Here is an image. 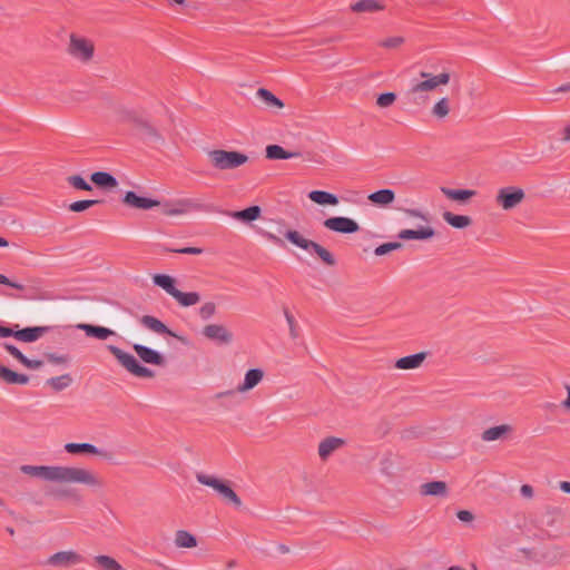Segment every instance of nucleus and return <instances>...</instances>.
<instances>
[{"mask_svg": "<svg viewBox=\"0 0 570 570\" xmlns=\"http://www.w3.org/2000/svg\"><path fill=\"white\" fill-rule=\"evenodd\" d=\"M38 478L59 483L83 484L94 489L102 487L101 480L94 471L79 466L38 465Z\"/></svg>", "mask_w": 570, "mask_h": 570, "instance_id": "f257e3e1", "label": "nucleus"}, {"mask_svg": "<svg viewBox=\"0 0 570 570\" xmlns=\"http://www.w3.org/2000/svg\"><path fill=\"white\" fill-rule=\"evenodd\" d=\"M207 155L213 167L218 170L236 169L248 161L247 155L235 150L214 149Z\"/></svg>", "mask_w": 570, "mask_h": 570, "instance_id": "f03ea898", "label": "nucleus"}, {"mask_svg": "<svg viewBox=\"0 0 570 570\" xmlns=\"http://www.w3.org/2000/svg\"><path fill=\"white\" fill-rule=\"evenodd\" d=\"M285 238L293 245L308 252L309 254H316L325 264L334 265L335 259L331 252L321 246L320 244L305 238L297 230H287L284 234Z\"/></svg>", "mask_w": 570, "mask_h": 570, "instance_id": "7ed1b4c3", "label": "nucleus"}, {"mask_svg": "<svg viewBox=\"0 0 570 570\" xmlns=\"http://www.w3.org/2000/svg\"><path fill=\"white\" fill-rule=\"evenodd\" d=\"M107 348L117 358L118 363L130 374L138 377H154V371L141 365L132 354L122 351L116 345H108Z\"/></svg>", "mask_w": 570, "mask_h": 570, "instance_id": "20e7f679", "label": "nucleus"}, {"mask_svg": "<svg viewBox=\"0 0 570 570\" xmlns=\"http://www.w3.org/2000/svg\"><path fill=\"white\" fill-rule=\"evenodd\" d=\"M196 480L203 485L213 488L226 502L234 504L236 508L242 507V500L226 482L205 473H197Z\"/></svg>", "mask_w": 570, "mask_h": 570, "instance_id": "39448f33", "label": "nucleus"}, {"mask_svg": "<svg viewBox=\"0 0 570 570\" xmlns=\"http://www.w3.org/2000/svg\"><path fill=\"white\" fill-rule=\"evenodd\" d=\"M423 80L412 83L409 94L415 97H421V94L432 91L441 85H448L450 81L449 72H441L439 75H431L429 72H421Z\"/></svg>", "mask_w": 570, "mask_h": 570, "instance_id": "423d86ee", "label": "nucleus"}, {"mask_svg": "<svg viewBox=\"0 0 570 570\" xmlns=\"http://www.w3.org/2000/svg\"><path fill=\"white\" fill-rule=\"evenodd\" d=\"M525 198V193L517 186H505L498 190L495 203L503 210H511L519 206Z\"/></svg>", "mask_w": 570, "mask_h": 570, "instance_id": "0eeeda50", "label": "nucleus"}, {"mask_svg": "<svg viewBox=\"0 0 570 570\" xmlns=\"http://www.w3.org/2000/svg\"><path fill=\"white\" fill-rule=\"evenodd\" d=\"M94 43L83 37H70L69 53L80 62H88L94 56Z\"/></svg>", "mask_w": 570, "mask_h": 570, "instance_id": "6e6552de", "label": "nucleus"}, {"mask_svg": "<svg viewBox=\"0 0 570 570\" xmlns=\"http://www.w3.org/2000/svg\"><path fill=\"white\" fill-rule=\"evenodd\" d=\"M83 561V557L75 550L58 551L42 562L49 567H71Z\"/></svg>", "mask_w": 570, "mask_h": 570, "instance_id": "1a4fd4ad", "label": "nucleus"}, {"mask_svg": "<svg viewBox=\"0 0 570 570\" xmlns=\"http://www.w3.org/2000/svg\"><path fill=\"white\" fill-rule=\"evenodd\" d=\"M323 225L325 228L341 234H353L360 229L354 219L343 216L330 217L324 220Z\"/></svg>", "mask_w": 570, "mask_h": 570, "instance_id": "9d476101", "label": "nucleus"}, {"mask_svg": "<svg viewBox=\"0 0 570 570\" xmlns=\"http://www.w3.org/2000/svg\"><path fill=\"white\" fill-rule=\"evenodd\" d=\"M203 335L220 345H228L233 342V334L222 324H208L203 328Z\"/></svg>", "mask_w": 570, "mask_h": 570, "instance_id": "9b49d317", "label": "nucleus"}, {"mask_svg": "<svg viewBox=\"0 0 570 570\" xmlns=\"http://www.w3.org/2000/svg\"><path fill=\"white\" fill-rule=\"evenodd\" d=\"M134 351L138 357L146 364L163 366L165 364L164 356L156 350L146 345L135 343L132 345Z\"/></svg>", "mask_w": 570, "mask_h": 570, "instance_id": "f8f14e48", "label": "nucleus"}, {"mask_svg": "<svg viewBox=\"0 0 570 570\" xmlns=\"http://www.w3.org/2000/svg\"><path fill=\"white\" fill-rule=\"evenodd\" d=\"M124 203L138 209H150L159 205V202L153 198L137 195L135 191H127L124 196Z\"/></svg>", "mask_w": 570, "mask_h": 570, "instance_id": "ddd939ff", "label": "nucleus"}, {"mask_svg": "<svg viewBox=\"0 0 570 570\" xmlns=\"http://www.w3.org/2000/svg\"><path fill=\"white\" fill-rule=\"evenodd\" d=\"M435 235V230L430 225L421 226L419 229H402L397 237L403 240L419 239L426 240Z\"/></svg>", "mask_w": 570, "mask_h": 570, "instance_id": "4468645a", "label": "nucleus"}, {"mask_svg": "<svg viewBox=\"0 0 570 570\" xmlns=\"http://www.w3.org/2000/svg\"><path fill=\"white\" fill-rule=\"evenodd\" d=\"M264 377L261 368H250L246 372L244 381L237 386V392L246 393L257 386Z\"/></svg>", "mask_w": 570, "mask_h": 570, "instance_id": "2eb2a0df", "label": "nucleus"}, {"mask_svg": "<svg viewBox=\"0 0 570 570\" xmlns=\"http://www.w3.org/2000/svg\"><path fill=\"white\" fill-rule=\"evenodd\" d=\"M256 97L261 100L264 107L271 111H276L284 107V102L268 89L259 88L256 91Z\"/></svg>", "mask_w": 570, "mask_h": 570, "instance_id": "dca6fc26", "label": "nucleus"}, {"mask_svg": "<svg viewBox=\"0 0 570 570\" xmlns=\"http://www.w3.org/2000/svg\"><path fill=\"white\" fill-rule=\"evenodd\" d=\"M197 208V205L190 199H180L174 204H166L163 213L168 216L184 215L190 209Z\"/></svg>", "mask_w": 570, "mask_h": 570, "instance_id": "f3484780", "label": "nucleus"}, {"mask_svg": "<svg viewBox=\"0 0 570 570\" xmlns=\"http://www.w3.org/2000/svg\"><path fill=\"white\" fill-rule=\"evenodd\" d=\"M367 199L380 207H387L395 200V193L393 189L383 188L371 193Z\"/></svg>", "mask_w": 570, "mask_h": 570, "instance_id": "a211bd4d", "label": "nucleus"}, {"mask_svg": "<svg viewBox=\"0 0 570 570\" xmlns=\"http://www.w3.org/2000/svg\"><path fill=\"white\" fill-rule=\"evenodd\" d=\"M77 328L83 331L87 336L95 337L100 341H105L109 336L115 335V332L110 328L91 324H78Z\"/></svg>", "mask_w": 570, "mask_h": 570, "instance_id": "6ab92c4d", "label": "nucleus"}, {"mask_svg": "<svg viewBox=\"0 0 570 570\" xmlns=\"http://www.w3.org/2000/svg\"><path fill=\"white\" fill-rule=\"evenodd\" d=\"M426 357V353L421 352L412 355L401 357L396 361L395 367L400 370H414L419 368Z\"/></svg>", "mask_w": 570, "mask_h": 570, "instance_id": "aec40b11", "label": "nucleus"}, {"mask_svg": "<svg viewBox=\"0 0 570 570\" xmlns=\"http://www.w3.org/2000/svg\"><path fill=\"white\" fill-rule=\"evenodd\" d=\"M29 376L24 374L17 373L0 363V382L6 384H27L29 382Z\"/></svg>", "mask_w": 570, "mask_h": 570, "instance_id": "412c9836", "label": "nucleus"}, {"mask_svg": "<svg viewBox=\"0 0 570 570\" xmlns=\"http://www.w3.org/2000/svg\"><path fill=\"white\" fill-rule=\"evenodd\" d=\"M65 450L70 454L88 453L105 456L102 450L91 443H66Z\"/></svg>", "mask_w": 570, "mask_h": 570, "instance_id": "4be33fe9", "label": "nucleus"}, {"mask_svg": "<svg viewBox=\"0 0 570 570\" xmlns=\"http://www.w3.org/2000/svg\"><path fill=\"white\" fill-rule=\"evenodd\" d=\"M344 444V440L340 438H327L323 440L318 445V455L325 460L327 459L335 450L341 448Z\"/></svg>", "mask_w": 570, "mask_h": 570, "instance_id": "5701e85b", "label": "nucleus"}, {"mask_svg": "<svg viewBox=\"0 0 570 570\" xmlns=\"http://www.w3.org/2000/svg\"><path fill=\"white\" fill-rule=\"evenodd\" d=\"M268 159H292L301 156L298 151H286L279 145H268L265 149Z\"/></svg>", "mask_w": 570, "mask_h": 570, "instance_id": "b1692460", "label": "nucleus"}, {"mask_svg": "<svg viewBox=\"0 0 570 570\" xmlns=\"http://www.w3.org/2000/svg\"><path fill=\"white\" fill-rule=\"evenodd\" d=\"M308 198L318 205L336 206L340 202L336 195L325 190H312L308 193Z\"/></svg>", "mask_w": 570, "mask_h": 570, "instance_id": "393cba45", "label": "nucleus"}, {"mask_svg": "<svg viewBox=\"0 0 570 570\" xmlns=\"http://www.w3.org/2000/svg\"><path fill=\"white\" fill-rule=\"evenodd\" d=\"M261 214H262L261 207L255 205V206L247 207L243 210L233 212L229 215H230V217H233L236 220H240L244 223H250L253 220L258 219Z\"/></svg>", "mask_w": 570, "mask_h": 570, "instance_id": "a878e982", "label": "nucleus"}, {"mask_svg": "<svg viewBox=\"0 0 570 570\" xmlns=\"http://www.w3.org/2000/svg\"><path fill=\"white\" fill-rule=\"evenodd\" d=\"M446 492L448 488L444 481H432L421 485V493L423 495L443 497Z\"/></svg>", "mask_w": 570, "mask_h": 570, "instance_id": "bb28decb", "label": "nucleus"}, {"mask_svg": "<svg viewBox=\"0 0 570 570\" xmlns=\"http://www.w3.org/2000/svg\"><path fill=\"white\" fill-rule=\"evenodd\" d=\"M140 323L146 328L157 333V334H171L168 327L158 318L150 315H144L140 318Z\"/></svg>", "mask_w": 570, "mask_h": 570, "instance_id": "cd10ccee", "label": "nucleus"}, {"mask_svg": "<svg viewBox=\"0 0 570 570\" xmlns=\"http://www.w3.org/2000/svg\"><path fill=\"white\" fill-rule=\"evenodd\" d=\"M174 543L177 548H195L197 546V539L194 534L186 530H178L175 533Z\"/></svg>", "mask_w": 570, "mask_h": 570, "instance_id": "c85d7f7f", "label": "nucleus"}, {"mask_svg": "<svg viewBox=\"0 0 570 570\" xmlns=\"http://www.w3.org/2000/svg\"><path fill=\"white\" fill-rule=\"evenodd\" d=\"M153 282L156 286L163 288L170 296H174L175 293L177 292V288L175 286V279L169 275L155 274L153 276Z\"/></svg>", "mask_w": 570, "mask_h": 570, "instance_id": "c756f323", "label": "nucleus"}, {"mask_svg": "<svg viewBox=\"0 0 570 570\" xmlns=\"http://www.w3.org/2000/svg\"><path fill=\"white\" fill-rule=\"evenodd\" d=\"M510 431L511 426L508 424L497 425L484 430L481 438L485 442H492L503 438Z\"/></svg>", "mask_w": 570, "mask_h": 570, "instance_id": "7c9ffc66", "label": "nucleus"}, {"mask_svg": "<svg viewBox=\"0 0 570 570\" xmlns=\"http://www.w3.org/2000/svg\"><path fill=\"white\" fill-rule=\"evenodd\" d=\"M441 191L450 199L458 202H465L475 195V190L472 189H452L442 187Z\"/></svg>", "mask_w": 570, "mask_h": 570, "instance_id": "2f4dec72", "label": "nucleus"}, {"mask_svg": "<svg viewBox=\"0 0 570 570\" xmlns=\"http://www.w3.org/2000/svg\"><path fill=\"white\" fill-rule=\"evenodd\" d=\"M90 178L99 187L114 188L118 184L117 179L107 171H96Z\"/></svg>", "mask_w": 570, "mask_h": 570, "instance_id": "473e14b6", "label": "nucleus"}, {"mask_svg": "<svg viewBox=\"0 0 570 570\" xmlns=\"http://www.w3.org/2000/svg\"><path fill=\"white\" fill-rule=\"evenodd\" d=\"M72 383L70 374H62L60 376L50 377L46 381V385L50 386L55 392H60L69 387Z\"/></svg>", "mask_w": 570, "mask_h": 570, "instance_id": "72a5a7b5", "label": "nucleus"}, {"mask_svg": "<svg viewBox=\"0 0 570 570\" xmlns=\"http://www.w3.org/2000/svg\"><path fill=\"white\" fill-rule=\"evenodd\" d=\"M173 297L184 307L196 305L200 301V295L197 292L185 293L179 289H177Z\"/></svg>", "mask_w": 570, "mask_h": 570, "instance_id": "f704fd0d", "label": "nucleus"}, {"mask_svg": "<svg viewBox=\"0 0 570 570\" xmlns=\"http://www.w3.org/2000/svg\"><path fill=\"white\" fill-rule=\"evenodd\" d=\"M443 219L452 227L460 229L465 228L471 224V218L469 216L455 215L450 212H445L443 214Z\"/></svg>", "mask_w": 570, "mask_h": 570, "instance_id": "c9c22d12", "label": "nucleus"}, {"mask_svg": "<svg viewBox=\"0 0 570 570\" xmlns=\"http://www.w3.org/2000/svg\"><path fill=\"white\" fill-rule=\"evenodd\" d=\"M94 561L100 570H124L122 566L116 559L109 556H96Z\"/></svg>", "mask_w": 570, "mask_h": 570, "instance_id": "e433bc0d", "label": "nucleus"}, {"mask_svg": "<svg viewBox=\"0 0 570 570\" xmlns=\"http://www.w3.org/2000/svg\"><path fill=\"white\" fill-rule=\"evenodd\" d=\"M355 12H374L383 9L377 0H360L351 6Z\"/></svg>", "mask_w": 570, "mask_h": 570, "instance_id": "4c0bfd02", "label": "nucleus"}, {"mask_svg": "<svg viewBox=\"0 0 570 570\" xmlns=\"http://www.w3.org/2000/svg\"><path fill=\"white\" fill-rule=\"evenodd\" d=\"M450 112V101L446 97H442L439 99L433 108H432V115L436 117L438 119L445 118Z\"/></svg>", "mask_w": 570, "mask_h": 570, "instance_id": "58836bf2", "label": "nucleus"}, {"mask_svg": "<svg viewBox=\"0 0 570 570\" xmlns=\"http://www.w3.org/2000/svg\"><path fill=\"white\" fill-rule=\"evenodd\" d=\"M124 119L144 127L150 132L153 131V128L147 124V121L141 116L138 115L136 110H127L124 114Z\"/></svg>", "mask_w": 570, "mask_h": 570, "instance_id": "ea45409f", "label": "nucleus"}, {"mask_svg": "<svg viewBox=\"0 0 570 570\" xmlns=\"http://www.w3.org/2000/svg\"><path fill=\"white\" fill-rule=\"evenodd\" d=\"M13 336L23 343H30L36 341V327H27L20 331H14Z\"/></svg>", "mask_w": 570, "mask_h": 570, "instance_id": "a19ab883", "label": "nucleus"}, {"mask_svg": "<svg viewBox=\"0 0 570 570\" xmlns=\"http://www.w3.org/2000/svg\"><path fill=\"white\" fill-rule=\"evenodd\" d=\"M99 204V200L97 199H83V200H77L69 205V209L75 213L83 212L91 206Z\"/></svg>", "mask_w": 570, "mask_h": 570, "instance_id": "79ce46f5", "label": "nucleus"}, {"mask_svg": "<svg viewBox=\"0 0 570 570\" xmlns=\"http://www.w3.org/2000/svg\"><path fill=\"white\" fill-rule=\"evenodd\" d=\"M401 247H402V244H401V243H399V242L384 243V244L379 245V246L374 249V254H375L376 256H383V255L389 254V253H390V252H392V250L400 249Z\"/></svg>", "mask_w": 570, "mask_h": 570, "instance_id": "37998d69", "label": "nucleus"}, {"mask_svg": "<svg viewBox=\"0 0 570 570\" xmlns=\"http://www.w3.org/2000/svg\"><path fill=\"white\" fill-rule=\"evenodd\" d=\"M67 181L76 189L91 190V185L88 184L81 176L73 175L67 178Z\"/></svg>", "mask_w": 570, "mask_h": 570, "instance_id": "c03bdc74", "label": "nucleus"}, {"mask_svg": "<svg viewBox=\"0 0 570 570\" xmlns=\"http://www.w3.org/2000/svg\"><path fill=\"white\" fill-rule=\"evenodd\" d=\"M396 100V95L394 92H384L377 96L376 105L380 108L391 107Z\"/></svg>", "mask_w": 570, "mask_h": 570, "instance_id": "a18cd8bd", "label": "nucleus"}, {"mask_svg": "<svg viewBox=\"0 0 570 570\" xmlns=\"http://www.w3.org/2000/svg\"><path fill=\"white\" fill-rule=\"evenodd\" d=\"M216 313V305L213 302L203 304L198 311L202 320L207 321Z\"/></svg>", "mask_w": 570, "mask_h": 570, "instance_id": "49530a36", "label": "nucleus"}, {"mask_svg": "<svg viewBox=\"0 0 570 570\" xmlns=\"http://www.w3.org/2000/svg\"><path fill=\"white\" fill-rule=\"evenodd\" d=\"M404 42V38L401 36L390 37L379 42V46L387 49H394L400 47Z\"/></svg>", "mask_w": 570, "mask_h": 570, "instance_id": "de8ad7c7", "label": "nucleus"}, {"mask_svg": "<svg viewBox=\"0 0 570 570\" xmlns=\"http://www.w3.org/2000/svg\"><path fill=\"white\" fill-rule=\"evenodd\" d=\"M284 316L286 318V322H287V325L289 328L291 337L293 340L297 338L298 337V327H297L294 316L287 309L284 311Z\"/></svg>", "mask_w": 570, "mask_h": 570, "instance_id": "09e8293b", "label": "nucleus"}, {"mask_svg": "<svg viewBox=\"0 0 570 570\" xmlns=\"http://www.w3.org/2000/svg\"><path fill=\"white\" fill-rule=\"evenodd\" d=\"M258 234L264 237L266 240L277 245V246H281L283 247L284 246V242L277 237L275 234L271 233V232H267V230H264V229H261L258 230Z\"/></svg>", "mask_w": 570, "mask_h": 570, "instance_id": "8fccbe9b", "label": "nucleus"}, {"mask_svg": "<svg viewBox=\"0 0 570 570\" xmlns=\"http://www.w3.org/2000/svg\"><path fill=\"white\" fill-rule=\"evenodd\" d=\"M404 214L409 217L417 218L426 223L429 222L428 216L422 210L416 208H406L404 209Z\"/></svg>", "mask_w": 570, "mask_h": 570, "instance_id": "3c124183", "label": "nucleus"}, {"mask_svg": "<svg viewBox=\"0 0 570 570\" xmlns=\"http://www.w3.org/2000/svg\"><path fill=\"white\" fill-rule=\"evenodd\" d=\"M174 252L179 253V254L199 255L204 250L200 247H183V248L174 249Z\"/></svg>", "mask_w": 570, "mask_h": 570, "instance_id": "603ef678", "label": "nucleus"}, {"mask_svg": "<svg viewBox=\"0 0 570 570\" xmlns=\"http://www.w3.org/2000/svg\"><path fill=\"white\" fill-rule=\"evenodd\" d=\"M47 360L53 364H67L68 363V357L66 355L49 354V355H47Z\"/></svg>", "mask_w": 570, "mask_h": 570, "instance_id": "864d4df0", "label": "nucleus"}, {"mask_svg": "<svg viewBox=\"0 0 570 570\" xmlns=\"http://www.w3.org/2000/svg\"><path fill=\"white\" fill-rule=\"evenodd\" d=\"M3 347L14 357L17 358L18 361L20 360V357L23 355L21 353V351L16 347L14 345L12 344H9V343H4L3 344Z\"/></svg>", "mask_w": 570, "mask_h": 570, "instance_id": "5fc2aeb1", "label": "nucleus"}, {"mask_svg": "<svg viewBox=\"0 0 570 570\" xmlns=\"http://www.w3.org/2000/svg\"><path fill=\"white\" fill-rule=\"evenodd\" d=\"M3 347L14 357L17 358L18 361L20 360V357L23 355L21 353V351L16 347L14 345L12 344H9V343H4L3 344Z\"/></svg>", "mask_w": 570, "mask_h": 570, "instance_id": "6e6d98bb", "label": "nucleus"}, {"mask_svg": "<svg viewBox=\"0 0 570 570\" xmlns=\"http://www.w3.org/2000/svg\"><path fill=\"white\" fill-rule=\"evenodd\" d=\"M3 347L14 357L17 358L18 361L20 360V357L23 355L21 353V351L16 347L14 345L12 344H9V343H4L3 344Z\"/></svg>", "mask_w": 570, "mask_h": 570, "instance_id": "4d7b16f0", "label": "nucleus"}, {"mask_svg": "<svg viewBox=\"0 0 570 570\" xmlns=\"http://www.w3.org/2000/svg\"><path fill=\"white\" fill-rule=\"evenodd\" d=\"M3 347L14 357L17 358L18 361L20 360V357L23 355L21 353V351L16 347L14 345L12 344H9V343H4L3 344Z\"/></svg>", "mask_w": 570, "mask_h": 570, "instance_id": "13d9d810", "label": "nucleus"}, {"mask_svg": "<svg viewBox=\"0 0 570 570\" xmlns=\"http://www.w3.org/2000/svg\"><path fill=\"white\" fill-rule=\"evenodd\" d=\"M58 296L55 294V293H49V292H46L43 291L41 287L38 286V296H37V299L38 301H42V299H55L57 298Z\"/></svg>", "mask_w": 570, "mask_h": 570, "instance_id": "bf43d9fd", "label": "nucleus"}, {"mask_svg": "<svg viewBox=\"0 0 570 570\" xmlns=\"http://www.w3.org/2000/svg\"><path fill=\"white\" fill-rule=\"evenodd\" d=\"M456 517L462 522H470V521L473 520L472 512H470L468 510H460V511H458Z\"/></svg>", "mask_w": 570, "mask_h": 570, "instance_id": "052dcab7", "label": "nucleus"}, {"mask_svg": "<svg viewBox=\"0 0 570 570\" xmlns=\"http://www.w3.org/2000/svg\"><path fill=\"white\" fill-rule=\"evenodd\" d=\"M520 493L523 498L531 499L533 497V488L529 484H523L520 488Z\"/></svg>", "mask_w": 570, "mask_h": 570, "instance_id": "680f3d73", "label": "nucleus"}, {"mask_svg": "<svg viewBox=\"0 0 570 570\" xmlns=\"http://www.w3.org/2000/svg\"><path fill=\"white\" fill-rule=\"evenodd\" d=\"M0 284H3V285H8V286H11V287H14V288H18L20 289L21 288V285L17 284V283H13L11 282L6 275L3 274H0Z\"/></svg>", "mask_w": 570, "mask_h": 570, "instance_id": "e2e57ef3", "label": "nucleus"}, {"mask_svg": "<svg viewBox=\"0 0 570 570\" xmlns=\"http://www.w3.org/2000/svg\"><path fill=\"white\" fill-rule=\"evenodd\" d=\"M567 397L561 402V406L570 412V385L566 386Z\"/></svg>", "mask_w": 570, "mask_h": 570, "instance_id": "0e129e2a", "label": "nucleus"}, {"mask_svg": "<svg viewBox=\"0 0 570 570\" xmlns=\"http://www.w3.org/2000/svg\"><path fill=\"white\" fill-rule=\"evenodd\" d=\"M13 334H14V331L12 328L4 327V326L0 325V337L13 336Z\"/></svg>", "mask_w": 570, "mask_h": 570, "instance_id": "69168bd1", "label": "nucleus"}, {"mask_svg": "<svg viewBox=\"0 0 570 570\" xmlns=\"http://www.w3.org/2000/svg\"><path fill=\"white\" fill-rule=\"evenodd\" d=\"M20 363H22L24 366L32 368L36 363L29 358H27L24 355H22L19 360Z\"/></svg>", "mask_w": 570, "mask_h": 570, "instance_id": "338daca9", "label": "nucleus"}, {"mask_svg": "<svg viewBox=\"0 0 570 570\" xmlns=\"http://www.w3.org/2000/svg\"><path fill=\"white\" fill-rule=\"evenodd\" d=\"M560 489H561L564 493L570 494V482H568V481H562V482H560Z\"/></svg>", "mask_w": 570, "mask_h": 570, "instance_id": "774afa93", "label": "nucleus"}]
</instances>
